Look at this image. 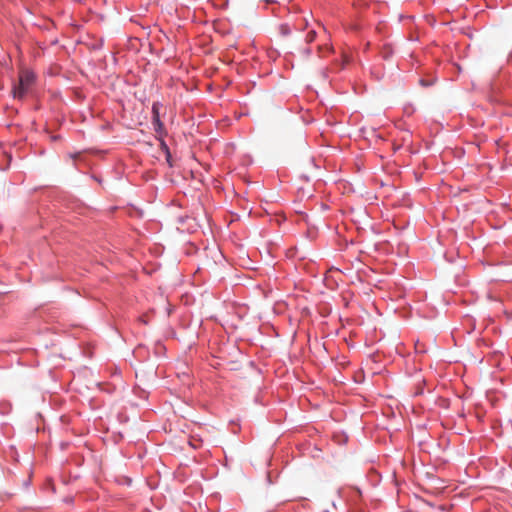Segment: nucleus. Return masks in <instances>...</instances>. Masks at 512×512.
I'll list each match as a JSON object with an SVG mask.
<instances>
[{
	"label": "nucleus",
	"mask_w": 512,
	"mask_h": 512,
	"mask_svg": "<svg viewBox=\"0 0 512 512\" xmlns=\"http://www.w3.org/2000/svg\"><path fill=\"white\" fill-rule=\"evenodd\" d=\"M34 74L31 71L23 70L19 75V84L12 90L14 98L21 99L26 94L28 88L34 82Z\"/></svg>",
	"instance_id": "obj_1"
},
{
	"label": "nucleus",
	"mask_w": 512,
	"mask_h": 512,
	"mask_svg": "<svg viewBox=\"0 0 512 512\" xmlns=\"http://www.w3.org/2000/svg\"><path fill=\"white\" fill-rule=\"evenodd\" d=\"M189 444L195 449L200 448L202 446V439L191 437Z\"/></svg>",
	"instance_id": "obj_3"
},
{
	"label": "nucleus",
	"mask_w": 512,
	"mask_h": 512,
	"mask_svg": "<svg viewBox=\"0 0 512 512\" xmlns=\"http://www.w3.org/2000/svg\"><path fill=\"white\" fill-rule=\"evenodd\" d=\"M281 30H282V33H283V34H285V35H288V34H289L288 26H286V25H282V26H281Z\"/></svg>",
	"instance_id": "obj_5"
},
{
	"label": "nucleus",
	"mask_w": 512,
	"mask_h": 512,
	"mask_svg": "<svg viewBox=\"0 0 512 512\" xmlns=\"http://www.w3.org/2000/svg\"><path fill=\"white\" fill-rule=\"evenodd\" d=\"M325 49H327V50H331V47H329V46H325Z\"/></svg>",
	"instance_id": "obj_7"
},
{
	"label": "nucleus",
	"mask_w": 512,
	"mask_h": 512,
	"mask_svg": "<svg viewBox=\"0 0 512 512\" xmlns=\"http://www.w3.org/2000/svg\"><path fill=\"white\" fill-rule=\"evenodd\" d=\"M153 112H154L153 124L155 126V130L157 132H160L163 128V124L161 123V121L159 119V115H158V112H157L155 106H153Z\"/></svg>",
	"instance_id": "obj_2"
},
{
	"label": "nucleus",
	"mask_w": 512,
	"mask_h": 512,
	"mask_svg": "<svg viewBox=\"0 0 512 512\" xmlns=\"http://www.w3.org/2000/svg\"><path fill=\"white\" fill-rule=\"evenodd\" d=\"M344 61H345V62H348V61H349V59H348V57H347L346 55L344 56Z\"/></svg>",
	"instance_id": "obj_6"
},
{
	"label": "nucleus",
	"mask_w": 512,
	"mask_h": 512,
	"mask_svg": "<svg viewBox=\"0 0 512 512\" xmlns=\"http://www.w3.org/2000/svg\"><path fill=\"white\" fill-rule=\"evenodd\" d=\"M315 38H316V32L314 30L309 31L306 35V41L308 43L313 42L315 40Z\"/></svg>",
	"instance_id": "obj_4"
}]
</instances>
